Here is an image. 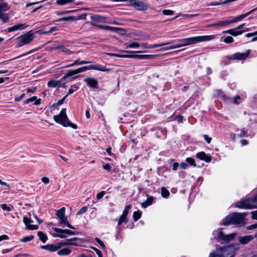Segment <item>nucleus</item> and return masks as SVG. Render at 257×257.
I'll return each instance as SVG.
<instances>
[{"mask_svg": "<svg viewBox=\"0 0 257 257\" xmlns=\"http://www.w3.org/2000/svg\"><path fill=\"white\" fill-rule=\"evenodd\" d=\"M214 38L215 36L214 35L199 36L178 40L177 41L180 43L177 44L178 48H180L183 46H186L202 42L210 41L214 39Z\"/></svg>", "mask_w": 257, "mask_h": 257, "instance_id": "obj_1", "label": "nucleus"}, {"mask_svg": "<svg viewBox=\"0 0 257 257\" xmlns=\"http://www.w3.org/2000/svg\"><path fill=\"white\" fill-rule=\"evenodd\" d=\"M246 215V213H232L227 216L223 220V224L224 225L234 224L237 226H242L244 224V218Z\"/></svg>", "mask_w": 257, "mask_h": 257, "instance_id": "obj_2", "label": "nucleus"}, {"mask_svg": "<svg viewBox=\"0 0 257 257\" xmlns=\"http://www.w3.org/2000/svg\"><path fill=\"white\" fill-rule=\"evenodd\" d=\"M92 69L102 72L109 71L110 70V69L106 68L104 66L98 64H95L89 66H83L75 70H69L66 74L65 77H70L74 75L85 72L86 70Z\"/></svg>", "mask_w": 257, "mask_h": 257, "instance_id": "obj_3", "label": "nucleus"}, {"mask_svg": "<svg viewBox=\"0 0 257 257\" xmlns=\"http://www.w3.org/2000/svg\"><path fill=\"white\" fill-rule=\"evenodd\" d=\"M66 108H62L58 115L53 116L54 120L58 123L64 126H70L74 129H76L77 126L70 122L68 119L66 113Z\"/></svg>", "mask_w": 257, "mask_h": 257, "instance_id": "obj_4", "label": "nucleus"}, {"mask_svg": "<svg viewBox=\"0 0 257 257\" xmlns=\"http://www.w3.org/2000/svg\"><path fill=\"white\" fill-rule=\"evenodd\" d=\"M34 33L30 31L25 34L22 35L17 38L16 47L20 48L22 46L30 44L34 38Z\"/></svg>", "mask_w": 257, "mask_h": 257, "instance_id": "obj_5", "label": "nucleus"}, {"mask_svg": "<svg viewBox=\"0 0 257 257\" xmlns=\"http://www.w3.org/2000/svg\"><path fill=\"white\" fill-rule=\"evenodd\" d=\"M128 2V5L134 7L137 11H144L147 10L148 7L146 3L139 0H114V2Z\"/></svg>", "mask_w": 257, "mask_h": 257, "instance_id": "obj_6", "label": "nucleus"}, {"mask_svg": "<svg viewBox=\"0 0 257 257\" xmlns=\"http://www.w3.org/2000/svg\"><path fill=\"white\" fill-rule=\"evenodd\" d=\"M253 11V10H252V11H250L244 14L241 15L231 20H225V21H219L218 22L212 24L210 26H222L227 25L229 24L236 23L237 22L240 21V20H241L243 19H244V18H245L246 16H247L250 14H251V12Z\"/></svg>", "mask_w": 257, "mask_h": 257, "instance_id": "obj_7", "label": "nucleus"}, {"mask_svg": "<svg viewBox=\"0 0 257 257\" xmlns=\"http://www.w3.org/2000/svg\"><path fill=\"white\" fill-rule=\"evenodd\" d=\"M228 255L227 246L219 247L209 253L208 257H226Z\"/></svg>", "mask_w": 257, "mask_h": 257, "instance_id": "obj_8", "label": "nucleus"}, {"mask_svg": "<svg viewBox=\"0 0 257 257\" xmlns=\"http://www.w3.org/2000/svg\"><path fill=\"white\" fill-rule=\"evenodd\" d=\"M108 55L113 56L117 57H126L140 59H152L155 58L156 55H121L117 54L108 53Z\"/></svg>", "mask_w": 257, "mask_h": 257, "instance_id": "obj_9", "label": "nucleus"}, {"mask_svg": "<svg viewBox=\"0 0 257 257\" xmlns=\"http://www.w3.org/2000/svg\"><path fill=\"white\" fill-rule=\"evenodd\" d=\"M91 19L92 20V22H91V25L94 27L99 25L97 24L98 23H111L108 18L100 15H94L92 16Z\"/></svg>", "mask_w": 257, "mask_h": 257, "instance_id": "obj_10", "label": "nucleus"}, {"mask_svg": "<svg viewBox=\"0 0 257 257\" xmlns=\"http://www.w3.org/2000/svg\"><path fill=\"white\" fill-rule=\"evenodd\" d=\"M250 50H248L245 53H236L233 55H228L226 58L229 60H244L249 55Z\"/></svg>", "mask_w": 257, "mask_h": 257, "instance_id": "obj_11", "label": "nucleus"}, {"mask_svg": "<svg viewBox=\"0 0 257 257\" xmlns=\"http://www.w3.org/2000/svg\"><path fill=\"white\" fill-rule=\"evenodd\" d=\"M54 230L57 232L58 234L56 235V236L59 237L61 238H64L66 237L65 235L64 234H68L70 235H75L76 234L75 231H71L69 229H63L59 228H54Z\"/></svg>", "mask_w": 257, "mask_h": 257, "instance_id": "obj_12", "label": "nucleus"}, {"mask_svg": "<svg viewBox=\"0 0 257 257\" xmlns=\"http://www.w3.org/2000/svg\"><path fill=\"white\" fill-rule=\"evenodd\" d=\"M236 233L234 232L229 234H224L223 232L220 230L218 234V238L221 240L229 242L232 240L235 237Z\"/></svg>", "mask_w": 257, "mask_h": 257, "instance_id": "obj_13", "label": "nucleus"}, {"mask_svg": "<svg viewBox=\"0 0 257 257\" xmlns=\"http://www.w3.org/2000/svg\"><path fill=\"white\" fill-rule=\"evenodd\" d=\"M23 221L26 225V228L29 230H36L38 228L37 225H31L30 223L33 222V221L27 217H23Z\"/></svg>", "mask_w": 257, "mask_h": 257, "instance_id": "obj_14", "label": "nucleus"}, {"mask_svg": "<svg viewBox=\"0 0 257 257\" xmlns=\"http://www.w3.org/2000/svg\"><path fill=\"white\" fill-rule=\"evenodd\" d=\"M84 81L90 87L98 88V81L93 77H87L84 80Z\"/></svg>", "mask_w": 257, "mask_h": 257, "instance_id": "obj_15", "label": "nucleus"}, {"mask_svg": "<svg viewBox=\"0 0 257 257\" xmlns=\"http://www.w3.org/2000/svg\"><path fill=\"white\" fill-rule=\"evenodd\" d=\"M28 26L26 24H18L11 27L8 28L7 30L9 33L16 31L18 30H22L26 29Z\"/></svg>", "mask_w": 257, "mask_h": 257, "instance_id": "obj_16", "label": "nucleus"}, {"mask_svg": "<svg viewBox=\"0 0 257 257\" xmlns=\"http://www.w3.org/2000/svg\"><path fill=\"white\" fill-rule=\"evenodd\" d=\"M53 49L55 50H59V52H62L66 55H71L74 53L73 51H71L64 45H57L54 46Z\"/></svg>", "mask_w": 257, "mask_h": 257, "instance_id": "obj_17", "label": "nucleus"}, {"mask_svg": "<svg viewBox=\"0 0 257 257\" xmlns=\"http://www.w3.org/2000/svg\"><path fill=\"white\" fill-rule=\"evenodd\" d=\"M78 239L77 237H73L69 239H67L66 241L64 242H58L59 245L60 246V248L63 246L66 245H74L77 246L78 244L74 242L76 240Z\"/></svg>", "mask_w": 257, "mask_h": 257, "instance_id": "obj_18", "label": "nucleus"}, {"mask_svg": "<svg viewBox=\"0 0 257 257\" xmlns=\"http://www.w3.org/2000/svg\"><path fill=\"white\" fill-rule=\"evenodd\" d=\"M41 248L45 250H47L50 251H55L60 248V246L59 243L56 244H47L45 245H42Z\"/></svg>", "mask_w": 257, "mask_h": 257, "instance_id": "obj_19", "label": "nucleus"}, {"mask_svg": "<svg viewBox=\"0 0 257 257\" xmlns=\"http://www.w3.org/2000/svg\"><path fill=\"white\" fill-rule=\"evenodd\" d=\"M172 44L171 42L163 43L161 44H155V45H148L147 43L142 44L141 47L144 49H153L156 47H161L163 46L169 45Z\"/></svg>", "mask_w": 257, "mask_h": 257, "instance_id": "obj_20", "label": "nucleus"}, {"mask_svg": "<svg viewBox=\"0 0 257 257\" xmlns=\"http://www.w3.org/2000/svg\"><path fill=\"white\" fill-rule=\"evenodd\" d=\"M196 157L200 160H204L206 162H210L211 161V157L207 155L204 152H200L196 154Z\"/></svg>", "mask_w": 257, "mask_h": 257, "instance_id": "obj_21", "label": "nucleus"}, {"mask_svg": "<svg viewBox=\"0 0 257 257\" xmlns=\"http://www.w3.org/2000/svg\"><path fill=\"white\" fill-rule=\"evenodd\" d=\"M253 239V237L251 235H246L245 236H240L238 240L241 244H245Z\"/></svg>", "mask_w": 257, "mask_h": 257, "instance_id": "obj_22", "label": "nucleus"}, {"mask_svg": "<svg viewBox=\"0 0 257 257\" xmlns=\"http://www.w3.org/2000/svg\"><path fill=\"white\" fill-rule=\"evenodd\" d=\"M154 201V197L152 196H149L147 195V199L146 201H144L141 203V206L143 208H146L148 206L151 205Z\"/></svg>", "mask_w": 257, "mask_h": 257, "instance_id": "obj_23", "label": "nucleus"}, {"mask_svg": "<svg viewBox=\"0 0 257 257\" xmlns=\"http://www.w3.org/2000/svg\"><path fill=\"white\" fill-rule=\"evenodd\" d=\"M35 101L34 104L36 105H38L41 103V99H37L36 96H33L31 98L27 99L24 102L25 104H28L31 102H33Z\"/></svg>", "mask_w": 257, "mask_h": 257, "instance_id": "obj_24", "label": "nucleus"}, {"mask_svg": "<svg viewBox=\"0 0 257 257\" xmlns=\"http://www.w3.org/2000/svg\"><path fill=\"white\" fill-rule=\"evenodd\" d=\"M60 220V223L61 224L62 226L63 227H64L65 225H66L68 228H70L71 229H74L75 228L72 226L71 224H69L68 222L67 219L65 216L59 219Z\"/></svg>", "mask_w": 257, "mask_h": 257, "instance_id": "obj_25", "label": "nucleus"}, {"mask_svg": "<svg viewBox=\"0 0 257 257\" xmlns=\"http://www.w3.org/2000/svg\"><path fill=\"white\" fill-rule=\"evenodd\" d=\"M60 84L61 82L60 81L53 80L48 82V86L54 88L56 87H59Z\"/></svg>", "mask_w": 257, "mask_h": 257, "instance_id": "obj_26", "label": "nucleus"}, {"mask_svg": "<svg viewBox=\"0 0 257 257\" xmlns=\"http://www.w3.org/2000/svg\"><path fill=\"white\" fill-rule=\"evenodd\" d=\"M96 27L99 28L100 29H103V30L110 31H113L118 29L116 27H110L109 26H103V25H98Z\"/></svg>", "mask_w": 257, "mask_h": 257, "instance_id": "obj_27", "label": "nucleus"}, {"mask_svg": "<svg viewBox=\"0 0 257 257\" xmlns=\"http://www.w3.org/2000/svg\"><path fill=\"white\" fill-rule=\"evenodd\" d=\"M199 15L196 14H193V15H189V14H180L178 16L172 18L171 20H175V19H176L177 18H178V17H181L182 19H187V18H193V17H196V16H198Z\"/></svg>", "mask_w": 257, "mask_h": 257, "instance_id": "obj_28", "label": "nucleus"}, {"mask_svg": "<svg viewBox=\"0 0 257 257\" xmlns=\"http://www.w3.org/2000/svg\"><path fill=\"white\" fill-rule=\"evenodd\" d=\"M0 19L4 23H7L10 20V17L8 14L5 13H0Z\"/></svg>", "mask_w": 257, "mask_h": 257, "instance_id": "obj_29", "label": "nucleus"}, {"mask_svg": "<svg viewBox=\"0 0 257 257\" xmlns=\"http://www.w3.org/2000/svg\"><path fill=\"white\" fill-rule=\"evenodd\" d=\"M10 6L7 3H1L0 4V13H5L10 9Z\"/></svg>", "mask_w": 257, "mask_h": 257, "instance_id": "obj_30", "label": "nucleus"}, {"mask_svg": "<svg viewBox=\"0 0 257 257\" xmlns=\"http://www.w3.org/2000/svg\"><path fill=\"white\" fill-rule=\"evenodd\" d=\"M237 29L236 28L235 29H233V32L232 35L233 36H237L238 35H240L242 34L243 32H247L249 31L248 28H245L242 30L236 31Z\"/></svg>", "mask_w": 257, "mask_h": 257, "instance_id": "obj_31", "label": "nucleus"}, {"mask_svg": "<svg viewBox=\"0 0 257 257\" xmlns=\"http://www.w3.org/2000/svg\"><path fill=\"white\" fill-rule=\"evenodd\" d=\"M71 250L68 248H62L58 251V254L60 255H66L70 253Z\"/></svg>", "mask_w": 257, "mask_h": 257, "instance_id": "obj_32", "label": "nucleus"}, {"mask_svg": "<svg viewBox=\"0 0 257 257\" xmlns=\"http://www.w3.org/2000/svg\"><path fill=\"white\" fill-rule=\"evenodd\" d=\"M65 207H62L57 211L56 215L59 217V219L65 216Z\"/></svg>", "mask_w": 257, "mask_h": 257, "instance_id": "obj_33", "label": "nucleus"}, {"mask_svg": "<svg viewBox=\"0 0 257 257\" xmlns=\"http://www.w3.org/2000/svg\"><path fill=\"white\" fill-rule=\"evenodd\" d=\"M128 220L127 217L125 215L121 214V215L119 217L118 222V226L120 225L122 223H126Z\"/></svg>", "mask_w": 257, "mask_h": 257, "instance_id": "obj_34", "label": "nucleus"}, {"mask_svg": "<svg viewBox=\"0 0 257 257\" xmlns=\"http://www.w3.org/2000/svg\"><path fill=\"white\" fill-rule=\"evenodd\" d=\"M38 236H39L40 239L43 243H45L47 240V237L46 236V235L41 231H39L38 232Z\"/></svg>", "mask_w": 257, "mask_h": 257, "instance_id": "obj_35", "label": "nucleus"}, {"mask_svg": "<svg viewBox=\"0 0 257 257\" xmlns=\"http://www.w3.org/2000/svg\"><path fill=\"white\" fill-rule=\"evenodd\" d=\"M161 195L164 198H167L169 195V192L164 187L161 188Z\"/></svg>", "mask_w": 257, "mask_h": 257, "instance_id": "obj_36", "label": "nucleus"}, {"mask_svg": "<svg viewBox=\"0 0 257 257\" xmlns=\"http://www.w3.org/2000/svg\"><path fill=\"white\" fill-rule=\"evenodd\" d=\"M142 212L138 210L137 211H135L133 213V218L135 221L138 220L141 217Z\"/></svg>", "mask_w": 257, "mask_h": 257, "instance_id": "obj_37", "label": "nucleus"}, {"mask_svg": "<svg viewBox=\"0 0 257 257\" xmlns=\"http://www.w3.org/2000/svg\"><path fill=\"white\" fill-rule=\"evenodd\" d=\"M74 20V17L72 16H68L66 17L61 18L57 20L56 22H62V21H72Z\"/></svg>", "mask_w": 257, "mask_h": 257, "instance_id": "obj_38", "label": "nucleus"}, {"mask_svg": "<svg viewBox=\"0 0 257 257\" xmlns=\"http://www.w3.org/2000/svg\"><path fill=\"white\" fill-rule=\"evenodd\" d=\"M34 238L33 235H29L25 236L23 238L20 239V241L24 242H26L32 240Z\"/></svg>", "mask_w": 257, "mask_h": 257, "instance_id": "obj_39", "label": "nucleus"}, {"mask_svg": "<svg viewBox=\"0 0 257 257\" xmlns=\"http://www.w3.org/2000/svg\"><path fill=\"white\" fill-rule=\"evenodd\" d=\"M175 48H178V46L177 44L168 46L167 47L161 48V50L165 51V50L173 49H175Z\"/></svg>", "mask_w": 257, "mask_h": 257, "instance_id": "obj_40", "label": "nucleus"}, {"mask_svg": "<svg viewBox=\"0 0 257 257\" xmlns=\"http://www.w3.org/2000/svg\"><path fill=\"white\" fill-rule=\"evenodd\" d=\"M186 161L191 166H192L194 167L196 166V165L195 163V160L192 158H187L186 159Z\"/></svg>", "mask_w": 257, "mask_h": 257, "instance_id": "obj_41", "label": "nucleus"}, {"mask_svg": "<svg viewBox=\"0 0 257 257\" xmlns=\"http://www.w3.org/2000/svg\"><path fill=\"white\" fill-rule=\"evenodd\" d=\"M73 1V0H58L57 1V4L60 5H64L66 4L70 3Z\"/></svg>", "mask_w": 257, "mask_h": 257, "instance_id": "obj_42", "label": "nucleus"}, {"mask_svg": "<svg viewBox=\"0 0 257 257\" xmlns=\"http://www.w3.org/2000/svg\"><path fill=\"white\" fill-rule=\"evenodd\" d=\"M131 207L132 205L131 204L126 205L124 210L123 211L122 214L127 217V215L129 212V210L131 209Z\"/></svg>", "mask_w": 257, "mask_h": 257, "instance_id": "obj_43", "label": "nucleus"}, {"mask_svg": "<svg viewBox=\"0 0 257 257\" xmlns=\"http://www.w3.org/2000/svg\"><path fill=\"white\" fill-rule=\"evenodd\" d=\"M87 210V207L86 206H84L82 207L79 210V211L77 212L76 215H80L82 214L83 213L86 212Z\"/></svg>", "mask_w": 257, "mask_h": 257, "instance_id": "obj_44", "label": "nucleus"}, {"mask_svg": "<svg viewBox=\"0 0 257 257\" xmlns=\"http://www.w3.org/2000/svg\"><path fill=\"white\" fill-rule=\"evenodd\" d=\"M223 41L226 43H231L233 42V39L231 36H227L224 38Z\"/></svg>", "mask_w": 257, "mask_h": 257, "instance_id": "obj_45", "label": "nucleus"}, {"mask_svg": "<svg viewBox=\"0 0 257 257\" xmlns=\"http://www.w3.org/2000/svg\"><path fill=\"white\" fill-rule=\"evenodd\" d=\"M67 97V95H66L65 96L63 97L62 99L59 100L55 104H54L53 106H55L61 105L63 103L64 101L65 100Z\"/></svg>", "mask_w": 257, "mask_h": 257, "instance_id": "obj_46", "label": "nucleus"}, {"mask_svg": "<svg viewBox=\"0 0 257 257\" xmlns=\"http://www.w3.org/2000/svg\"><path fill=\"white\" fill-rule=\"evenodd\" d=\"M139 44L137 42H134L130 44H129L128 46H127V48H137L139 47Z\"/></svg>", "mask_w": 257, "mask_h": 257, "instance_id": "obj_47", "label": "nucleus"}, {"mask_svg": "<svg viewBox=\"0 0 257 257\" xmlns=\"http://www.w3.org/2000/svg\"><path fill=\"white\" fill-rule=\"evenodd\" d=\"M77 89L78 87H77L76 86H71L70 88L69 89L68 93L66 95H67L68 96V95L73 93L75 91L77 90Z\"/></svg>", "mask_w": 257, "mask_h": 257, "instance_id": "obj_48", "label": "nucleus"}, {"mask_svg": "<svg viewBox=\"0 0 257 257\" xmlns=\"http://www.w3.org/2000/svg\"><path fill=\"white\" fill-rule=\"evenodd\" d=\"M217 95L219 97L223 98L224 100L226 99V96L223 93V92L220 90L217 91Z\"/></svg>", "mask_w": 257, "mask_h": 257, "instance_id": "obj_49", "label": "nucleus"}, {"mask_svg": "<svg viewBox=\"0 0 257 257\" xmlns=\"http://www.w3.org/2000/svg\"><path fill=\"white\" fill-rule=\"evenodd\" d=\"M2 208L4 210L10 211L11 210V207L6 204H2L1 205Z\"/></svg>", "mask_w": 257, "mask_h": 257, "instance_id": "obj_50", "label": "nucleus"}, {"mask_svg": "<svg viewBox=\"0 0 257 257\" xmlns=\"http://www.w3.org/2000/svg\"><path fill=\"white\" fill-rule=\"evenodd\" d=\"M173 13V11L170 10H164L163 11V14L165 15H172Z\"/></svg>", "mask_w": 257, "mask_h": 257, "instance_id": "obj_51", "label": "nucleus"}, {"mask_svg": "<svg viewBox=\"0 0 257 257\" xmlns=\"http://www.w3.org/2000/svg\"><path fill=\"white\" fill-rule=\"evenodd\" d=\"M90 62H91L90 61H84V60L75 61V63L77 64V65H82V64H88V63H90Z\"/></svg>", "mask_w": 257, "mask_h": 257, "instance_id": "obj_52", "label": "nucleus"}, {"mask_svg": "<svg viewBox=\"0 0 257 257\" xmlns=\"http://www.w3.org/2000/svg\"><path fill=\"white\" fill-rule=\"evenodd\" d=\"M105 192L104 191H102L99 192V193H98L96 195L97 199L98 200L101 199L102 198V197L104 196V195L105 194Z\"/></svg>", "mask_w": 257, "mask_h": 257, "instance_id": "obj_53", "label": "nucleus"}, {"mask_svg": "<svg viewBox=\"0 0 257 257\" xmlns=\"http://www.w3.org/2000/svg\"><path fill=\"white\" fill-rule=\"evenodd\" d=\"M103 168L108 171H110L112 168L109 164H106L103 165Z\"/></svg>", "mask_w": 257, "mask_h": 257, "instance_id": "obj_54", "label": "nucleus"}, {"mask_svg": "<svg viewBox=\"0 0 257 257\" xmlns=\"http://www.w3.org/2000/svg\"><path fill=\"white\" fill-rule=\"evenodd\" d=\"M95 240L102 248L105 247L104 243L100 239L98 238H95Z\"/></svg>", "mask_w": 257, "mask_h": 257, "instance_id": "obj_55", "label": "nucleus"}, {"mask_svg": "<svg viewBox=\"0 0 257 257\" xmlns=\"http://www.w3.org/2000/svg\"><path fill=\"white\" fill-rule=\"evenodd\" d=\"M180 167L181 169H186V168H188V165L187 163H184V162H182L180 164Z\"/></svg>", "mask_w": 257, "mask_h": 257, "instance_id": "obj_56", "label": "nucleus"}, {"mask_svg": "<svg viewBox=\"0 0 257 257\" xmlns=\"http://www.w3.org/2000/svg\"><path fill=\"white\" fill-rule=\"evenodd\" d=\"M240 96L238 95H236L235 96L233 102L235 104H239L240 103V101H239L240 100Z\"/></svg>", "mask_w": 257, "mask_h": 257, "instance_id": "obj_57", "label": "nucleus"}, {"mask_svg": "<svg viewBox=\"0 0 257 257\" xmlns=\"http://www.w3.org/2000/svg\"><path fill=\"white\" fill-rule=\"evenodd\" d=\"M93 249L96 251L98 257H103L102 254L100 250H99V249H98L97 248H96L95 247H93Z\"/></svg>", "mask_w": 257, "mask_h": 257, "instance_id": "obj_58", "label": "nucleus"}, {"mask_svg": "<svg viewBox=\"0 0 257 257\" xmlns=\"http://www.w3.org/2000/svg\"><path fill=\"white\" fill-rule=\"evenodd\" d=\"M42 182L45 184H48L49 183V179L48 178L44 177L41 179Z\"/></svg>", "mask_w": 257, "mask_h": 257, "instance_id": "obj_59", "label": "nucleus"}, {"mask_svg": "<svg viewBox=\"0 0 257 257\" xmlns=\"http://www.w3.org/2000/svg\"><path fill=\"white\" fill-rule=\"evenodd\" d=\"M203 137L207 143L209 144L211 142V138L208 137L207 135H204Z\"/></svg>", "mask_w": 257, "mask_h": 257, "instance_id": "obj_60", "label": "nucleus"}, {"mask_svg": "<svg viewBox=\"0 0 257 257\" xmlns=\"http://www.w3.org/2000/svg\"><path fill=\"white\" fill-rule=\"evenodd\" d=\"M252 217L253 219L257 220V211H254L251 212Z\"/></svg>", "mask_w": 257, "mask_h": 257, "instance_id": "obj_61", "label": "nucleus"}, {"mask_svg": "<svg viewBox=\"0 0 257 257\" xmlns=\"http://www.w3.org/2000/svg\"><path fill=\"white\" fill-rule=\"evenodd\" d=\"M25 95V93L22 94L20 96L16 97L15 99L16 101H19L22 99Z\"/></svg>", "mask_w": 257, "mask_h": 257, "instance_id": "obj_62", "label": "nucleus"}, {"mask_svg": "<svg viewBox=\"0 0 257 257\" xmlns=\"http://www.w3.org/2000/svg\"><path fill=\"white\" fill-rule=\"evenodd\" d=\"M246 228L248 230L257 228V223H255V224H252L251 225L248 226H247Z\"/></svg>", "mask_w": 257, "mask_h": 257, "instance_id": "obj_63", "label": "nucleus"}, {"mask_svg": "<svg viewBox=\"0 0 257 257\" xmlns=\"http://www.w3.org/2000/svg\"><path fill=\"white\" fill-rule=\"evenodd\" d=\"M178 166H179V164L177 162H175L172 165V169L174 171H175L177 169Z\"/></svg>", "mask_w": 257, "mask_h": 257, "instance_id": "obj_64", "label": "nucleus"}]
</instances>
